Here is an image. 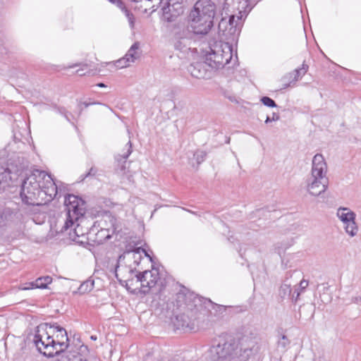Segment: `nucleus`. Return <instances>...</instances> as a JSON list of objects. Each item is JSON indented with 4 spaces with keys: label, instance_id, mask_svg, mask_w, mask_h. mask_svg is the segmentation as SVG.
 I'll return each mask as SVG.
<instances>
[{
    "label": "nucleus",
    "instance_id": "f257e3e1",
    "mask_svg": "<svg viewBox=\"0 0 361 361\" xmlns=\"http://www.w3.org/2000/svg\"><path fill=\"white\" fill-rule=\"evenodd\" d=\"M237 59L233 44L223 39L207 43L204 40L200 48L199 58L192 61L188 67L191 75L197 78H207L211 76L213 70L222 68L232 60Z\"/></svg>",
    "mask_w": 361,
    "mask_h": 361
},
{
    "label": "nucleus",
    "instance_id": "f03ea898",
    "mask_svg": "<svg viewBox=\"0 0 361 361\" xmlns=\"http://www.w3.org/2000/svg\"><path fill=\"white\" fill-rule=\"evenodd\" d=\"M257 338L243 335L235 338L224 336L209 350V356L214 361H247L255 351Z\"/></svg>",
    "mask_w": 361,
    "mask_h": 361
},
{
    "label": "nucleus",
    "instance_id": "7ed1b4c3",
    "mask_svg": "<svg viewBox=\"0 0 361 361\" xmlns=\"http://www.w3.org/2000/svg\"><path fill=\"white\" fill-rule=\"evenodd\" d=\"M57 186L51 176L44 171H33L23 182L22 201L28 205L47 204L55 197Z\"/></svg>",
    "mask_w": 361,
    "mask_h": 361
},
{
    "label": "nucleus",
    "instance_id": "20e7f679",
    "mask_svg": "<svg viewBox=\"0 0 361 361\" xmlns=\"http://www.w3.org/2000/svg\"><path fill=\"white\" fill-rule=\"evenodd\" d=\"M205 36L193 29L190 23H178L171 30V42L179 59L195 61L199 58L200 48Z\"/></svg>",
    "mask_w": 361,
    "mask_h": 361
},
{
    "label": "nucleus",
    "instance_id": "39448f33",
    "mask_svg": "<svg viewBox=\"0 0 361 361\" xmlns=\"http://www.w3.org/2000/svg\"><path fill=\"white\" fill-rule=\"evenodd\" d=\"M216 5L212 0H198L188 16V23L197 32L207 35L214 25Z\"/></svg>",
    "mask_w": 361,
    "mask_h": 361
},
{
    "label": "nucleus",
    "instance_id": "423d86ee",
    "mask_svg": "<svg viewBox=\"0 0 361 361\" xmlns=\"http://www.w3.org/2000/svg\"><path fill=\"white\" fill-rule=\"evenodd\" d=\"M55 329L47 324L37 328L34 338V343L38 350L47 357H53L61 350L55 345Z\"/></svg>",
    "mask_w": 361,
    "mask_h": 361
},
{
    "label": "nucleus",
    "instance_id": "0eeeda50",
    "mask_svg": "<svg viewBox=\"0 0 361 361\" xmlns=\"http://www.w3.org/2000/svg\"><path fill=\"white\" fill-rule=\"evenodd\" d=\"M221 16L218 25L219 35L221 39L233 44L239 36L242 20L236 18V14H225L222 12Z\"/></svg>",
    "mask_w": 361,
    "mask_h": 361
},
{
    "label": "nucleus",
    "instance_id": "6e6552de",
    "mask_svg": "<svg viewBox=\"0 0 361 361\" xmlns=\"http://www.w3.org/2000/svg\"><path fill=\"white\" fill-rule=\"evenodd\" d=\"M140 259V249H137V251L128 252L123 255L120 256L115 270L116 278L123 282L128 278H130L133 275L134 269H135V267H133L130 262L133 260L134 266L138 265V261Z\"/></svg>",
    "mask_w": 361,
    "mask_h": 361
},
{
    "label": "nucleus",
    "instance_id": "1a4fd4ad",
    "mask_svg": "<svg viewBox=\"0 0 361 361\" xmlns=\"http://www.w3.org/2000/svg\"><path fill=\"white\" fill-rule=\"evenodd\" d=\"M66 220L62 230L66 231L74 224L80 216L85 214V202L74 195H68L65 198Z\"/></svg>",
    "mask_w": 361,
    "mask_h": 361
},
{
    "label": "nucleus",
    "instance_id": "9d476101",
    "mask_svg": "<svg viewBox=\"0 0 361 361\" xmlns=\"http://www.w3.org/2000/svg\"><path fill=\"white\" fill-rule=\"evenodd\" d=\"M336 216L349 237L353 238L357 235L359 227L356 222V214L353 210L348 207H339L336 211Z\"/></svg>",
    "mask_w": 361,
    "mask_h": 361
},
{
    "label": "nucleus",
    "instance_id": "9b49d317",
    "mask_svg": "<svg viewBox=\"0 0 361 361\" xmlns=\"http://www.w3.org/2000/svg\"><path fill=\"white\" fill-rule=\"evenodd\" d=\"M252 8L249 0H225L222 11L225 14H236V18L243 20Z\"/></svg>",
    "mask_w": 361,
    "mask_h": 361
},
{
    "label": "nucleus",
    "instance_id": "f8f14e48",
    "mask_svg": "<svg viewBox=\"0 0 361 361\" xmlns=\"http://www.w3.org/2000/svg\"><path fill=\"white\" fill-rule=\"evenodd\" d=\"M99 226L100 230L95 233L94 240L97 243L101 244L109 239L117 231L116 219L111 214H106L99 221Z\"/></svg>",
    "mask_w": 361,
    "mask_h": 361
},
{
    "label": "nucleus",
    "instance_id": "ddd939ff",
    "mask_svg": "<svg viewBox=\"0 0 361 361\" xmlns=\"http://www.w3.org/2000/svg\"><path fill=\"white\" fill-rule=\"evenodd\" d=\"M186 0H167L166 6L162 8L163 18L168 22L173 21L184 12Z\"/></svg>",
    "mask_w": 361,
    "mask_h": 361
},
{
    "label": "nucleus",
    "instance_id": "4468645a",
    "mask_svg": "<svg viewBox=\"0 0 361 361\" xmlns=\"http://www.w3.org/2000/svg\"><path fill=\"white\" fill-rule=\"evenodd\" d=\"M328 188V178L310 176L307 180V191L314 197H318L324 193Z\"/></svg>",
    "mask_w": 361,
    "mask_h": 361
},
{
    "label": "nucleus",
    "instance_id": "2eb2a0df",
    "mask_svg": "<svg viewBox=\"0 0 361 361\" xmlns=\"http://www.w3.org/2000/svg\"><path fill=\"white\" fill-rule=\"evenodd\" d=\"M141 285L144 290L143 293H148L154 288L160 279V275L158 269L152 268L151 270H146L141 273Z\"/></svg>",
    "mask_w": 361,
    "mask_h": 361
},
{
    "label": "nucleus",
    "instance_id": "dca6fc26",
    "mask_svg": "<svg viewBox=\"0 0 361 361\" xmlns=\"http://www.w3.org/2000/svg\"><path fill=\"white\" fill-rule=\"evenodd\" d=\"M327 171L328 166L324 156L321 154H315L312 161L310 176L323 178H327Z\"/></svg>",
    "mask_w": 361,
    "mask_h": 361
},
{
    "label": "nucleus",
    "instance_id": "f3484780",
    "mask_svg": "<svg viewBox=\"0 0 361 361\" xmlns=\"http://www.w3.org/2000/svg\"><path fill=\"white\" fill-rule=\"evenodd\" d=\"M178 301H184L188 310H192L193 308L200 310L203 305V299L194 293L178 295Z\"/></svg>",
    "mask_w": 361,
    "mask_h": 361
},
{
    "label": "nucleus",
    "instance_id": "a211bd4d",
    "mask_svg": "<svg viewBox=\"0 0 361 361\" xmlns=\"http://www.w3.org/2000/svg\"><path fill=\"white\" fill-rule=\"evenodd\" d=\"M141 277V273H139L128 278L125 281L127 289L133 293H143L144 288L141 285V280H142Z\"/></svg>",
    "mask_w": 361,
    "mask_h": 361
},
{
    "label": "nucleus",
    "instance_id": "6ab92c4d",
    "mask_svg": "<svg viewBox=\"0 0 361 361\" xmlns=\"http://www.w3.org/2000/svg\"><path fill=\"white\" fill-rule=\"evenodd\" d=\"M51 327H54L55 329V345L56 347L58 345L59 346V348L63 349L62 347L65 346L66 348L68 346L66 342L68 341V336L66 331L59 326L57 325H49Z\"/></svg>",
    "mask_w": 361,
    "mask_h": 361
},
{
    "label": "nucleus",
    "instance_id": "aec40b11",
    "mask_svg": "<svg viewBox=\"0 0 361 361\" xmlns=\"http://www.w3.org/2000/svg\"><path fill=\"white\" fill-rule=\"evenodd\" d=\"M94 286V281L92 279H88L87 280L85 281L83 283L80 284L79 286L77 293L79 294H85L89 292H90Z\"/></svg>",
    "mask_w": 361,
    "mask_h": 361
},
{
    "label": "nucleus",
    "instance_id": "412c9836",
    "mask_svg": "<svg viewBox=\"0 0 361 361\" xmlns=\"http://www.w3.org/2000/svg\"><path fill=\"white\" fill-rule=\"evenodd\" d=\"M308 66L302 63V66L299 68L295 69L293 73L290 74V78H293L292 82H295L298 79L301 78L307 71Z\"/></svg>",
    "mask_w": 361,
    "mask_h": 361
},
{
    "label": "nucleus",
    "instance_id": "4be33fe9",
    "mask_svg": "<svg viewBox=\"0 0 361 361\" xmlns=\"http://www.w3.org/2000/svg\"><path fill=\"white\" fill-rule=\"evenodd\" d=\"M51 281L52 279L50 276L39 277L34 281V286L36 288H47Z\"/></svg>",
    "mask_w": 361,
    "mask_h": 361
},
{
    "label": "nucleus",
    "instance_id": "5701e85b",
    "mask_svg": "<svg viewBox=\"0 0 361 361\" xmlns=\"http://www.w3.org/2000/svg\"><path fill=\"white\" fill-rule=\"evenodd\" d=\"M309 285V282L307 280L302 279L300 281L298 287H295L293 294V298H295V301L300 297V295L307 288Z\"/></svg>",
    "mask_w": 361,
    "mask_h": 361
},
{
    "label": "nucleus",
    "instance_id": "b1692460",
    "mask_svg": "<svg viewBox=\"0 0 361 361\" xmlns=\"http://www.w3.org/2000/svg\"><path fill=\"white\" fill-rule=\"evenodd\" d=\"M11 179L10 170L4 166H0V185L8 183Z\"/></svg>",
    "mask_w": 361,
    "mask_h": 361
},
{
    "label": "nucleus",
    "instance_id": "393cba45",
    "mask_svg": "<svg viewBox=\"0 0 361 361\" xmlns=\"http://www.w3.org/2000/svg\"><path fill=\"white\" fill-rule=\"evenodd\" d=\"M139 47V43L135 42L128 51L129 54L134 56V59H135V60L140 57Z\"/></svg>",
    "mask_w": 361,
    "mask_h": 361
},
{
    "label": "nucleus",
    "instance_id": "a878e982",
    "mask_svg": "<svg viewBox=\"0 0 361 361\" xmlns=\"http://www.w3.org/2000/svg\"><path fill=\"white\" fill-rule=\"evenodd\" d=\"M122 11H123V13H125L128 19L129 26L133 30L135 27L134 16L126 8H124V9H123Z\"/></svg>",
    "mask_w": 361,
    "mask_h": 361
},
{
    "label": "nucleus",
    "instance_id": "bb28decb",
    "mask_svg": "<svg viewBox=\"0 0 361 361\" xmlns=\"http://www.w3.org/2000/svg\"><path fill=\"white\" fill-rule=\"evenodd\" d=\"M130 64L126 61V59L124 57H122L121 59L116 61L114 63V66L117 68H123L129 66Z\"/></svg>",
    "mask_w": 361,
    "mask_h": 361
},
{
    "label": "nucleus",
    "instance_id": "cd10ccee",
    "mask_svg": "<svg viewBox=\"0 0 361 361\" xmlns=\"http://www.w3.org/2000/svg\"><path fill=\"white\" fill-rule=\"evenodd\" d=\"M130 64L126 61V59L124 57H122L121 59L116 61L114 63V66L117 68H123L129 66Z\"/></svg>",
    "mask_w": 361,
    "mask_h": 361
},
{
    "label": "nucleus",
    "instance_id": "c85d7f7f",
    "mask_svg": "<svg viewBox=\"0 0 361 361\" xmlns=\"http://www.w3.org/2000/svg\"><path fill=\"white\" fill-rule=\"evenodd\" d=\"M8 221L7 214L4 210L0 209V231L6 226Z\"/></svg>",
    "mask_w": 361,
    "mask_h": 361
},
{
    "label": "nucleus",
    "instance_id": "c756f323",
    "mask_svg": "<svg viewBox=\"0 0 361 361\" xmlns=\"http://www.w3.org/2000/svg\"><path fill=\"white\" fill-rule=\"evenodd\" d=\"M194 157L198 164L202 162L206 157V152L202 150H197L194 154Z\"/></svg>",
    "mask_w": 361,
    "mask_h": 361
},
{
    "label": "nucleus",
    "instance_id": "7c9ffc66",
    "mask_svg": "<svg viewBox=\"0 0 361 361\" xmlns=\"http://www.w3.org/2000/svg\"><path fill=\"white\" fill-rule=\"evenodd\" d=\"M323 289H324V293H323V295H320V299H321V300H322V302L323 303H328V302H329L331 301V296H330V295L328 294V293H327V292H328V290H329V288H328V287L324 286V287L323 288Z\"/></svg>",
    "mask_w": 361,
    "mask_h": 361
},
{
    "label": "nucleus",
    "instance_id": "2f4dec72",
    "mask_svg": "<svg viewBox=\"0 0 361 361\" xmlns=\"http://www.w3.org/2000/svg\"><path fill=\"white\" fill-rule=\"evenodd\" d=\"M262 104L267 106L274 107L276 106L275 102L268 97H263L261 99Z\"/></svg>",
    "mask_w": 361,
    "mask_h": 361
},
{
    "label": "nucleus",
    "instance_id": "473e14b6",
    "mask_svg": "<svg viewBox=\"0 0 361 361\" xmlns=\"http://www.w3.org/2000/svg\"><path fill=\"white\" fill-rule=\"evenodd\" d=\"M128 145L129 146H128L127 152L125 154H122V155L119 154V155H118L116 157V160L118 161H120L122 159H126L129 157V155L131 154L132 149H131V143H130V142H128Z\"/></svg>",
    "mask_w": 361,
    "mask_h": 361
},
{
    "label": "nucleus",
    "instance_id": "72a5a7b5",
    "mask_svg": "<svg viewBox=\"0 0 361 361\" xmlns=\"http://www.w3.org/2000/svg\"><path fill=\"white\" fill-rule=\"evenodd\" d=\"M289 343H290V341L288 339L287 336L283 335L281 336V339L279 341L278 345L283 348H286V346L289 345Z\"/></svg>",
    "mask_w": 361,
    "mask_h": 361
},
{
    "label": "nucleus",
    "instance_id": "f704fd0d",
    "mask_svg": "<svg viewBox=\"0 0 361 361\" xmlns=\"http://www.w3.org/2000/svg\"><path fill=\"white\" fill-rule=\"evenodd\" d=\"M281 292L282 293V294H283V295L290 294V293H291V288H290V285H289V284H286V283H283V284L281 286Z\"/></svg>",
    "mask_w": 361,
    "mask_h": 361
},
{
    "label": "nucleus",
    "instance_id": "c9c22d12",
    "mask_svg": "<svg viewBox=\"0 0 361 361\" xmlns=\"http://www.w3.org/2000/svg\"><path fill=\"white\" fill-rule=\"evenodd\" d=\"M88 71V67H87V65L86 64H82L81 65L80 68H78L75 73L76 74H78V75H85V73L87 72Z\"/></svg>",
    "mask_w": 361,
    "mask_h": 361
},
{
    "label": "nucleus",
    "instance_id": "e433bc0d",
    "mask_svg": "<svg viewBox=\"0 0 361 361\" xmlns=\"http://www.w3.org/2000/svg\"><path fill=\"white\" fill-rule=\"evenodd\" d=\"M20 288L21 290H30V289H33V288H35V286H34V281H33V282H30V283L23 284Z\"/></svg>",
    "mask_w": 361,
    "mask_h": 361
},
{
    "label": "nucleus",
    "instance_id": "4c0bfd02",
    "mask_svg": "<svg viewBox=\"0 0 361 361\" xmlns=\"http://www.w3.org/2000/svg\"><path fill=\"white\" fill-rule=\"evenodd\" d=\"M279 119V116L277 114H276V113H273L271 117H270V116H267V117L265 123H268L269 122L276 121H278Z\"/></svg>",
    "mask_w": 361,
    "mask_h": 361
},
{
    "label": "nucleus",
    "instance_id": "58836bf2",
    "mask_svg": "<svg viewBox=\"0 0 361 361\" xmlns=\"http://www.w3.org/2000/svg\"><path fill=\"white\" fill-rule=\"evenodd\" d=\"M126 59V61H128L130 64L135 61V59L130 54L127 52L123 56Z\"/></svg>",
    "mask_w": 361,
    "mask_h": 361
},
{
    "label": "nucleus",
    "instance_id": "ea45409f",
    "mask_svg": "<svg viewBox=\"0 0 361 361\" xmlns=\"http://www.w3.org/2000/svg\"><path fill=\"white\" fill-rule=\"evenodd\" d=\"M226 92L225 97H227L231 102H235V103H238V101L235 96L230 95L228 94V93H230V92Z\"/></svg>",
    "mask_w": 361,
    "mask_h": 361
},
{
    "label": "nucleus",
    "instance_id": "a19ab883",
    "mask_svg": "<svg viewBox=\"0 0 361 361\" xmlns=\"http://www.w3.org/2000/svg\"><path fill=\"white\" fill-rule=\"evenodd\" d=\"M352 302L355 304H360L361 303V296L357 295L352 298Z\"/></svg>",
    "mask_w": 361,
    "mask_h": 361
},
{
    "label": "nucleus",
    "instance_id": "79ce46f5",
    "mask_svg": "<svg viewBox=\"0 0 361 361\" xmlns=\"http://www.w3.org/2000/svg\"><path fill=\"white\" fill-rule=\"evenodd\" d=\"M95 86L98 87H106V85L103 82L97 83Z\"/></svg>",
    "mask_w": 361,
    "mask_h": 361
},
{
    "label": "nucleus",
    "instance_id": "37998d69",
    "mask_svg": "<svg viewBox=\"0 0 361 361\" xmlns=\"http://www.w3.org/2000/svg\"><path fill=\"white\" fill-rule=\"evenodd\" d=\"M78 65L75 63V64H73V65H71L69 66H68V68H75L76 66H78Z\"/></svg>",
    "mask_w": 361,
    "mask_h": 361
},
{
    "label": "nucleus",
    "instance_id": "c03bdc74",
    "mask_svg": "<svg viewBox=\"0 0 361 361\" xmlns=\"http://www.w3.org/2000/svg\"><path fill=\"white\" fill-rule=\"evenodd\" d=\"M75 232L76 235H78V236H79L80 235H82V233H81V234L78 233V228L75 229Z\"/></svg>",
    "mask_w": 361,
    "mask_h": 361
},
{
    "label": "nucleus",
    "instance_id": "a18cd8bd",
    "mask_svg": "<svg viewBox=\"0 0 361 361\" xmlns=\"http://www.w3.org/2000/svg\"><path fill=\"white\" fill-rule=\"evenodd\" d=\"M92 171H93V169H91L90 171L89 172V175L92 174Z\"/></svg>",
    "mask_w": 361,
    "mask_h": 361
},
{
    "label": "nucleus",
    "instance_id": "49530a36",
    "mask_svg": "<svg viewBox=\"0 0 361 361\" xmlns=\"http://www.w3.org/2000/svg\"><path fill=\"white\" fill-rule=\"evenodd\" d=\"M290 85V83L288 85L286 84V87H284V89H286L287 86Z\"/></svg>",
    "mask_w": 361,
    "mask_h": 361
},
{
    "label": "nucleus",
    "instance_id": "de8ad7c7",
    "mask_svg": "<svg viewBox=\"0 0 361 361\" xmlns=\"http://www.w3.org/2000/svg\"><path fill=\"white\" fill-rule=\"evenodd\" d=\"M91 338H92V339H94V340H95V339H96V338H94V336H91Z\"/></svg>",
    "mask_w": 361,
    "mask_h": 361
},
{
    "label": "nucleus",
    "instance_id": "09e8293b",
    "mask_svg": "<svg viewBox=\"0 0 361 361\" xmlns=\"http://www.w3.org/2000/svg\"><path fill=\"white\" fill-rule=\"evenodd\" d=\"M142 2H145V4L147 3V2H145V1H143ZM145 6H147V4H145Z\"/></svg>",
    "mask_w": 361,
    "mask_h": 361
},
{
    "label": "nucleus",
    "instance_id": "8fccbe9b",
    "mask_svg": "<svg viewBox=\"0 0 361 361\" xmlns=\"http://www.w3.org/2000/svg\"><path fill=\"white\" fill-rule=\"evenodd\" d=\"M142 252L145 253V255H147V253L145 252V250H142Z\"/></svg>",
    "mask_w": 361,
    "mask_h": 361
}]
</instances>
